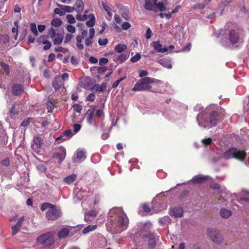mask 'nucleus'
I'll list each match as a JSON object with an SVG mask.
<instances>
[{"mask_svg": "<svg viewBox=\"0 0 249 249\" xmlns=\"http://www.w3.org/2000/svg\"><path fill=\"white\" fill-rule=\"evenodd\" d=\"M107 228L114 233L125 230L128 225V219L122 208H113L108 213Z\"/></svg>", "mask_w": 249, "mask_h": 249, "instance_id": "f257e3e1", "label": "nucleus"}, {"mask_svg": "<svg viewBox=\"0 0 249 249\" xmlns=\"http://www.w3.org/2000/svg\"><path fill=\"white\" fill-rule=\"evenodd\" d=\"M221 34V44L224 47H229L231 44L237 43L242 40L243 37V31L239 29H231L224 31L221 29L217 37H219Z\"/></svg>", "mask_w": 249, "mask_h": 249, "instance_id": "f03ea898", "label": "nucleus"}, {"mask_svg": "<svg viewBox=\"0 0 249 249\" xmlns=\"http://www.w3.org/2000/svg\"><path fill=\"white\" fill-rule=\"evenodd\" d=\"M218 121V115L215 111H213L208 115L206 113H199L196 117L198 125L201 127L210 128L216 125Z\"/></svg>", "mask_w": 249, "mask_h": 249, "instance_id": "7ed1b4c3", "label": "nucleus"}, {"mask_svg": "<svg viewBox=\"0 0 249 249\" xmlns=\"http://www.w3.org/2000/svg\"><path fill=\"white\" fill-rule=\"evenodd\" d=\"M55 235L54 231H47L38 236L36 242L44 249H49L55 242Z\"/></svg>", "mask_w": 249, "mask_h": 249, "instance_id": "20e7f679", "label": "nucleus"}, {"mask_svg": "<svg viewBox=\"0 0 249 249\" xmlns=\"http://www.w3.org/2000/svg\"><path fill=\"white\" fill-rule=\"evenodd\" d=\"M222 157L226 160L235 159L243 161L246 157V153L244 150H240L235 147H232L225 151L223 153Z\"/></svg>", "mask_w": 249, "mask_h": 249, "instance_id": "39448f33", "label": "nucleus"}, {"mask_svg": "<svg viewBox=\"0 0 249 249\" xmlns=\"http://www.w3.org/2000/svg\"><path fill=\"white\" fill-rule=\"evenodd\" d=\"M154 82V79L149 77L142 78L135 85L132 90L136 91L150 89L151 88L150 84Z\"/></svg>", "mask_w": 249, "mask_h": 249, "instance_id": "423d86ee", "label": "nucleus"}, {"mask_svg": "<svg viewBox=\"0 0 249 249\" xmlns=\"http://www.w3.org/2000/svg\"><path fill=\"white\" fill-rule=\"evenodd\" d=\"M75 18L78 21H85L88 18L89 20L86 21V25L91 28L95 25V17L93 14H89L88 16H86V15H81L80 13H77Z\"/></svg>", "mask_w": 249, "mask_h": 249, "instance_id": "0eeeda50", "label": "nucleus"}, {"mask_svg": "<svg viewBox=\"0 0 249 249\" xmlns=\"http://www.w3.org/2000/svg\"><path fill=\"white\" fill-rule=\"evenodd\" d=\"M61 213L60 209L53 205L47 212L46 216L49 220H55L60 217Z\"/></svg>", "mask_w": 249, "mask_h": 249, "instance_id": "6e6552de", "label": "nucleus"}, {"mask_svg": "<svg viewBox=\"0 0 249 249\" xmlns=\"http://www.w3.org/2000/svg\"><path fill=\"white\" fill-rule=\"evenodd\" d=\"M207 233L214 243L220 244L222 242V236L216 230L208 229L207 230Z\"/></svg>", "mask_w": 249, "mask_h": 249, "instance_id": "1a4fd4ad", "label": "nucleus"}, {"mask_svg": "<svg viewBox=\"0 0 249 249\" xmlns=\"http://www.w3.org/2000/svg\"><path fill=\"white\" fill-rule=\"evenodd\" d=\"M32 148L37 153H41L42 152V139L41 137L37 136L34 138Z\"/></svg>", "mask_w": 249, "mask_h": 249, "instance_id": "9d476101", "label": "nucleus"}, {"mask_svg": "<svg viewBox=\"0 0 249 249\" xmlns=\"http://www.w3.org/2000/svg\"><path fill=\"white\" fill-rule=\"evenodd\" d=\"M86 158V152L83 150L78 149L74 153L72 161L74 163H80Z\"/></svg>", "mask_w": 249, "mask_h": 249, "instance_id": "9b49d317", "label": "nucleus"}, {"mask_svg": "<svg viewBox=\"0 0 249 249\" xmlns=\"http://www.w3.org/2000/svg\"><path fill=\"white\" fill-rule=\"evenodd\" d=\"M70 228L64 227L57 232V237L59 239L67 238L70 233Z\"/></svg>", "mask_w": 249, "mask_h": 249, "instance_id": "f8f14e48", "label": "nucleus"}, {"mask_svg": "<svg viewBox=\"0 0 249 249\" xmlns=\"http://www.w3.org/2000/svg\"><path fill=\"white\" fill-rule=\"evenodd\" d=\"M151 45L156 52L164 53L168 51V49L167 47H162L161 44L159 41H154Z\"/></svg>", "mask_w": 249, "mask_h": 249, "instance_id": "ddd939ff", "label": "nucleus"}, {"mask_svg": "<svg viewBox=\"0 0 249 249\" xmlns=\"http://www.w3.org/2000/svg\"><path fill=\"white\" fill-rule=\"evenodd\" d=\"M24 217V216L21 217L18 220L17 224L12 226V234L13 235H15L17 232L20 230L21 226L23 223Z\"/></svg>", "mask_w": 249, "mask_h": 249, "instance_id": "4468645a", "label": "nucleus"}, {"mask_svg": "<svg viewBox=\"0 0 249 249\" xmlns=\"http://www.w3.org/2000/svg\"><path fill=\"white\" fill-rule=\"evenodd\" d=\"M170 213L171 216L175 217H180L183 216V211L180 207H176L171 209Z\"/></svg>", "mask_w": 249, "mask_h": 249, "instance_id": "2eb2a0df", "label": "nucleus"}, {"mask_svg": "<svg viewBox=\"0 0 249 249\" xmlns=\"http://www.w3.org/2000/svg\"><path fill=\"white\" fill-rule=\"evenodd\" d=\"M12 90L14 95H18L23 91L24 87L21 85L15 84L12 86Z\"/></svg>", "mask_w": 249, "mask_h": 249, "instance_id": "dca6fc26", "label": "nucleus"}, {"mask_svg": "<svg viewBox=\"0 0 249 249\" xmlns=\"http://www.w3.org/2000/svg\"><path fill=\"white\" fill-rule=\"evenodd\" d=\"M95 109H89L87 112L86 119L89 124H92L94 122Z\"/></svg>", "mask_w": 249, "mask_h": 249, "instance_id": "f3484780", "label": "nucleus"}, {"mask_svg": "<svg viewBox=\"0 0 249 249\" xmlns=\"http://www.w3.org/2000/svg\"><path fill=\"white\" fill-rule=\"evenodd\" d=\"M84 6V5L82 0H76L73 7H74V10L77 13H80L83 11Z\"/></svg>", "mask_w": 249, "mask_h": 249, "instance_id": "a211bd4d", "label": "nucleus"}, {"mask_svg": "<svg viewBox=\"0 0 249 249\" xmlns=\"http://www.w3.org/2000/svg\"><path fill=\"white\" fill-rule=\"evenodd\" d=\"M107 89V84L103 83L100 86L98 84L94 85L92 88V90L96 92H103Z\"/></svg>", "mask_w": 249, "mask_h": 249, "instance_id": "6ab92c4d", "label": "nucleus"}, {"mask_svg": "<svg viewBox=\"0 0 249 249\" xmlns=\"http://www.w3.org/2000/svg\"><path fill=\"white\" fill-rule=\"evenodd\" d=\"M144 8L147 10L157 11L156 4L153 3L151 0H144Z\"/></svg>", "mask_w": 249, "mask_h": 249, "instance_id": "aec40b11", "label": "nucleus"}, {"mask_svg": "<svg viewBox=\"0 0 249 249\" xmlns=\"http://www.w3.org/2000/svg\"><path fill=\"white\" fill-rule=\"evenodd\" d=\"M209 177L203 176L202 175L195 176L191 179L194 183H200L205 181Z\"/></svg>", "mask_w": 249, "mask_h": 249, "instance_id": "412c9836", "label": "nucleus"}, {"mask_svg": "<svg viewBox=\"0 0 249 249\" xmlns=\"http://www.w3.org/2000/svg\"><path fill=\"white\" fill-rule=\"evenodd\" d=\"M63 85V82L59 76L55 77L53 82V87L55 89H58Z\"/></svg>", "mask_w": 249, "mask_h": 249, "instance_id": "4be33fe9", "label": "nucleus"}, {"mask_svg": "<svg viewBox=\"0 0 249 249\" xmlns=\"http://www.w3.org/2000/svg\"><path fill=\"white\" fill-rule=\"evenodd\" d=\"M60 152L56 155V157L58 160V162L61 163L65 158L66 155V149L63 147H60Z\"/></svg>", "mask_w": 249, "mask_h": 249, "instance_id": "5701e85b", "label": "nucleus"}, {"mask_svg": "<svg viewBox=\"0 0 249 249\" xmlns=\"http://www.w3.org/2000/svg\"><path fill=\"white\" fill-rule=\"evenodd\" d=\"M89 37L87 38L85 40V45L87 46H89L92 42V39L94 37L95 30L93 28H90L89 31Z\"/></svg>", "mask_w": 249, "mask_h": 249, "instance_id": "b1692460", "label": "nucleus"}, {"mask_svg": "<svg viewBox=\"0 0 249 249\" xmlns=\"http://www.w3.org/2000/svg\"><path fill=\"white\" fill-rule=\"evenodd\" d=\"M149 237L148 248L149 249H153L156 246V241L154 235L152 233H149L148 235Z\"/></svg>", "mask_w": 249, "mask_h": 249, "instance_id": "393cba45", "label": "nucleus"}, {"mask_svg": "<svg viewBox=\"0 0 249 249\" xmlns=\"http://www.w3.org/2000/svg\"><path fill=\"white\" fill-rule=\"evenodd\" d=\"M158 62L163 67L168 69H171L172 68V65L170 61L168 59H160L158 60Z\"/></svg>", "mask_w": 249, "mask_h": 249, "instance_id": "a878e982", "label": "nucleus"}, {"mask_svg": "<svg viewBox=\"0 0 249 249\" xmlns=\"http://www.w3.org/2000/svg\"><path fill=\"white\" fill-rule=\"evenodd\" d=\"M76 178L77 176L75 174H72L65 178L64 181L68 184H70L76 180Z\"/></svg>", "mask_w": 249, "mask_h": 249, "instance_id": "bb28decb", "label": "nucleus"}, {"mask_svg": "<svg viewBox=\"0 0 249 249\" xmlns=\"http://www.w3.org/2000/svg\"><path fill=\"white\" fill-rule=\"evenodd\" d=\"M220 215L223 218H228L231 215V212L223 208L220 210Z\"/></svg>", "mask_w": 249, "mask_h": 249, "instance_id": "cd10ccee", "label": "nucleus"}, {"mask_svg": "<svg viewBox=\"0 0 249 249\" xmlns=\"http://www.w3.org/2000/svg\"><path fill=\"white\" fill-rule=\"evenodd\" d=\"M127 49V46L125 44H119L115 47V51L118 53H122Z\"/></svg>", "mask_w": 249, "mask_h": 249, "instance_id": "c85d7f7f", "label": "nucleus"}, {"mask_svg": "<svg viewBox=\"0 0 249 249\" xmlns=\"http://www.w3.org/2000/svg\"><path fill=\"white\" fill-rule=\"evenodd\" d=\"M58 6L63 10L64 12L72 13L74 11V7L64 5L58 4Z\"/></svg>", "mask_w": 249, "mask_h": 249, "instance_id": "c756f323", "label": "nucleus"}, {"mask_svg": "<svg viewBox=\"0 0 249 249\" xmlns=\"http://www.w3.org/2000/svg\"><path fill=\"white\" fill-rule=\"evenodd\" d=\"M128 55L126 53H123L120 54L115 60L116 61L119 63H122L124 62L128 57Z\"/></svg>", "mask_w": 249, "mask_h": 249, "instance_id": "7c9ffc66", "label": "nucleus"}, {"mask_svg": "<svg viewBox=\"0 0 249 249\" xmlns=\"http://www.w3.org/2000/svg\"><path fill=\"white\" fill-rule=\"evenodd\" d=\"M171 221V218L168 216H164L159 219V222L163 226L170 224Z\"/></svg>", "mask_w": 249, "mask_h": 249, "instance_id": "2f4dec72", "label": "nucleus"}, {"mask_svg": "<svg viewBox=\"0 0 249 249\" xmlns=\"http://www.w3.org/2000/svg\"><path fill=\"white\" fill-rule=\"evenodd\" d=\"M97 228L96 225H89L85 227L82 231L84 234H87L90 231L95 230Z\"/></svg>", "mask_w": 249, "mask_h": 249, "instance_id": "473e14b6", "label": "nucleus"}, {"mask_svg": "<svg viewBox=\"0 0 249 249\" xmlns=\"http://www.w3.org/2000/svg\"><path fill=\"white\" fill-rule=\"evenodd\" d=\"M63 40V36L62 35L58 34L54 38L53 44L55 45H60Z\"/></svg>", "mask_w": 249, "mask_h": 249, "instance_id": "72a5a7b5", "label": "nucleus"}, {"mask_svg": "<svg viewBox=\"0 0 249 249\" xmlns=\"http://www.w3.org/2000/svg\"><path fill=\"white\" fill-rule=\"evenodd\" d=\"M76 46L77 48L82 50L84 49V45L82 44V39L84 38L80 35H78L76 36Z\"/></svg>", "mask_w": 249, "mask_h": 249, "instance_id": "f704fd0d", "label": "nucleus"}, {"mask_svg": "<svg viewBox=\"0 0 249 249\" xmlns=\"http://www.w3.org/2000/svg\"><path fill=\"white\" fill-rule=\"evenodd\" d=\"M62 21L60 19L58 18H55L53 19L51 23V25L53 26L56 27L60 26L62 24Z\"/></svg>", "mask_w": 249, "mask_h": 249, "instance_id": "c9c22d12", "label": "nucleus"}, {"mask_svg": "<svg viewBox=\"0 0 249 249\" xmlns=\"http://www.w3.org/2000/svg\"><path fill=\"white\" fill-rule=\"evenodd\" d=\"M30 30L32 33L35 35V36H38V31L35 23L33 22L30 24Z\"/></svg>", "mask_w": 249, "mask_h": 249, "instance_id": "e433bc0d", "label": "nucleus"}, {"mask_svg": "<svg viewBox=\"0 0 249 249\" xmlns=\"http://www.w3.org/2000/svg\"><path fill=\"white\" fill-rule=\"evenodd\" d=\"M8 105L9 106L11 105V109L9 110V114L11 117H12L16 113V111L15 109V108L16 105V103L15 102H14L12 103L11 105L9 104Z\"/></svg>", "mask_w": 249, "mask_h": 249, "instance_id": "4c0bfd02", "label": "nucleus"}, {"mask_svg": "<svg viewBox=\"0 0 249 249\" xmlns=\"http://www.w3.org/2000/svg\"><path fill=\"white\" fill-rule=\"evenodd\" d=\"M53 205L49 203H44L42 204L41 206V210L42 211H44L47 209H49L50 208H52Z\"/></svg>", "mask_w": 249, "mask_h": 249, "instance_id": "58836bf2", "label": "nucleus"}, {"mask_svg": "<svg viewBox=\"0 0 249 249\" xmlns=\"http://www.w3.org/2000/svg\"><path fill=\"white\" fill-rule=\"evenodd\" d=\"M66 18L68 21V22L70 24H73L75 23L76 20L75 18L71 14L67 15L66 16Z\"/></svg>", "mask_w": 249, "mask_h": 249, "instance_id": "ea45409f", "label": "nucleus"}, {"mask_svg": "<svg viewBox=\"0 0 249 249\" xmlns=\"http://www.w3.org/2000/svg\"><path fill=\"white\" fill-rule=\"evenodd\" d=\"M202 142L205 146L210 145L212 144V139L210 138L204 139L202 140Z\"/></svg>", "mask_w": 249, "mask_h": 249, "instance_id": "a19ab883", "label": "nucleus"}, {"mask_svg": "<svg viewBox=\"0 0 249 249\" xmlns=\"http://www.w3.org/2000/svg\"><path fill=\"white\" fill-rule=\"evenodd\" d=\"M141 54L139 53H137L135 55V56H134L131 58L130 61L132 63H135V62H136L138 61H139L141 59Z\"/></svg>", "mask_w": 249, "mask_h": 249, "instance_id": "79ce46f5", "label": "nucleus"}, {"mask_svg": "<svg viewBox=\"0 0 249 249\" xmlns=\"http://www.w3.org/2000/svg\"><path fill=\"white\" fill-rule=\"evenodd\" d=\"M64 136L66 138V140L69 139L73 135L72 131L71 129L65 131L63 133Z\"/></svg>", "mask_w": 249, "mask_h": 249, "instance_id": "37998d69", "label": "nucleus"}, {"mask_svg": "<svg viewBox=\"0 0 249 249\" xmlns=\"http://www.w3.org/2000/svg\"><path fill=\"white\" fill-rule=\"evenodd\" d=\"M102 5H103V7L104 9V10L106 11V12L107 13V15L109 16V17H111L112 16V13L111 12V9L110 8V7L107 6V5H106V4L105 3H102Z\"/></svg>", "mask_w": 249, "mask_h": 249, "instance_id": "c03bdc74", "label": "nucleus"}, {"mask_svg": "<svg viewBox=\"0 0 249 249\" xmlns=\"http://www.w3.org/2000/svg\"><path fill=\"white\" fill-rule=\"evenodd\" d=\"M205 3H196L193 6V8L195 9H203L206 7Z\"/></svg>", "mask_w": 249, "mask_h": 249, "instance_id": "a18cd8bd", "label": "nucleus"}, {"mask_svg": "<svg viewBox=\"0 0 249 249\" xmlns=\"http://www.w3.org/2000/svg\"><path fill=\"white\" fill-rule=\"evenodd\" d=\"M97 214V212L96 210H92L91 211L89 212L88 213L85 214V220H86L87 216H92L94 217L96 216Z\"/></svg>", "mask_w": 249, "mask_h": 249, "instance_id": "49530a36", "label": "nucleus"}, {"mask_svg": "<svg viewBox=\"0 0 249 249\" xmlns=\"http://www.w3.org/2000/svg\"><path fill=\"white\" fill-rule=\"evenodd\" d=\"M48 34L50 36V37L52 38H53L56 36V33L55 30L51 27L48 31Z\"/></svg>", "mask_w": 249, "mask_h": 249, "instance_id": "de8ad7c7", "label": "nucleus"}, {"mask_svg": "<svg viewBox=\"0 0 249 249\" xmlns=\"http://www.w3.org/2000/svg\"><path fill=\"white\" fill-rule=\"evenodd\" d=\"M43 44L45 45L43 47L44 50H47L49 49L51 47V43L48 40H45L42 42Z\"/></svg>", "mask_w": 249, "mask_h": 249, "instance_id": "09e8293b", "label": "nucleus"}, {"mask_svg": "<svg viewBox=\"0 0 249 249\" xmlns=\"http://www.w3.org/2000/svg\"><path fill=\"white\" fill-rule=\"evenodd\" d=\"M156 6L159 10L160 12H162L165 10V7L164 6L163 2H159L158 3H156Z\"/></svg>", "mask_w": 249, "mask_h": 249, "instance_id": "8fccbe9b", "label": "nucleus"}, {"mask_svg": "<svg viewBox=\"0 0 249 249\" xmlns=\"http://www.w3.org/2000/svg\"><path fill=\"white\" fill-rule=\"evenodd\" d=\"M54 51L56 52H60L63 53H66L69 51L68 49H67L65 48L62 47H58L55 48L54 49Z\"/></svg>", "mask_w": 249, "mask_h": 249, "instance_id": "3c124183", "label": "nucleus"}, {"mask_svg": "<svg viewBox=\"0 0 249 249\" xmlns=\"http://www.w3.org/2000/svg\"><path fill=\"white\" fill-rule=\"evenodd\" d=\"M211 187L213 189L220 190V191H221L225 190V188L224 187H222L220 186V185L218 183H214V184H212Z\"/></svg>", "mask_w": 249, "mask_h": 249, "instance_id": "603ef678", "label": "nucleus"}, {"mask_svg": "<svg viewBox=\"0 0 249 249\" xmlns=\"http://www.w3.org/2000/svg\"><path fill=\"white\" fill-rule=\"evenodd\" d=\"M73 37V35L71 34H67L64 40V43L66 44L70 41Z\"/></svg>", "mask_w": 249, "mask_h": 249, "instance_id": "864d4df0", "label": "nucleus"}, {"mask_svg": "<svg viewBox=\"0 0 249 249\" xmlns=\"http://www.w3.org/2000/svg\"><path fill=\"white\" fill-rule=\"evenodd\" d=\"M1 66L4 71L7 74H8L9 73V68L8 65L2 63L1 64Z\"/></svg>", "mask_w": 249, "mask_h": 249, "instance_id": "5fc2aeb1", "label": "nucleus"}, {"mask_svg": "<svg viewBox=\"0 0 249 249\" xmlns=\"http://www.w3.org/2000/svg\"><path fill=\"white\" fill-rule=\"evenodd\" d=\"M131 27L130 24L128 22H124L122 25V28L124 30H127Z\"/></svg>", "mask_w": 249, "mask_h": 249, "instance_id": "6e6d98bb", "label": "nucleus"}, {"mask_svg": "<svg viewBox=\"0 0 249 249\" xmlns=\"http://www.w3.org/2000/svg\"><path fill=\"white\" fill-rule=\"evenodd\" d=\"M54 13L56 14H58L60 16H63L65 14V12H64V11L62 8H55L54 10Z\"/></svg>", "mask_w": 249, "mask_h": 249, "instance_id": "4d7b16f0", "label": "nucleus"}, {"mask_svg": "<svg viewBox=\"0 0 249 249\" xmlns=\"http://www.w3.org/2000/svg\"><path fill=\"white\" fill-rule=\"evenodd\" d=\"M67 30L71 33H74L75 32V27L71 24H69L67 26Z\"/></svg>", "mask_w": 249, "mask_h": 249, "instance_id": "13d9d810", "label": "nucleus"}, {"mask_svg": "<svg viewBox=\"0 0 249 249\" xmlns=\"http://www.w3.org/2000/svg\"><path fill=\"white\" fill-rule=\"evenodd\" d=\"M99 118H102L104 116L103 111L101 109H98L95 112V115Z\"/></svg>", "mask_w": 249, "mask_h": 249, "instance_id": "bf43d9fd", "label": "nucleus"}, {"mask_svg": "<svg viewBox=\"0 0 249 249\" xmlns=\"http://www.w3.org/2000/svg\"><path fill=\"white\" fill-rule=\"evenodd\" d=\"M95 98V94L93 93H90L89 94L86 98L87 101H90V102H93Z\"/></svg>", "mask_w": 249, "mask_h": 249, "instance_id": "052dcab7", "label": "nucleus"}, {"mask_svg": "<svg viewBox=\"0 0 249 249\" xmlns=\"http://www.w3.org/2000/svg\"><path fill=\"white\" fill-rule=\"evenodd\" d=\"M54 107V105L52 103L49 102L47 104V109L48 110V112H52Z\"/></svg>", "mask_w": 249, "mask_h": 249, "instance_id": "680f3d73", "label": "nucleus"}, {"mask_svg": "<svg viewBox=\"0 0 249 249\" xmlns=\"http://www.w3.org/2000/svg\"><path fill=\"white\" fill-rule=\"evenodd\" d=\"M107 38L101 39L100 38L98 40V43L101 46L105 45L107 43Z\"/></svg>", "mask_w": 249, "mask_h": 249, "instance_id": "e2e57ef3", "label": "nucleus"}, {"mask_svg": "<svg viewBox=\"0 0 249 249\" xmlns=\"http://www.w3.org/2000/svg\"><path fill=\"white\" fill-rule=\"evenodd\" d=\"M73 128L74 129V132L76 133L80 130L81 125L78 124H74L73 125Z\"/></svg>", "mask_w": 249, "mask_h": 249, "instance_id": "0e129e2a", "label": "nucleus"}, {"mask_svg": "<svg viewBox=\"0 0 249 249\" xmlns=\"http://www.w3.org/2000/svg\"><path fill=\"white\" fill-rule=\"evenodd\" d=\"M191 48V44L190 43L188 44L185 46H184L183 48L181 49V52H188L190 50Z\"/></svg>", "mask_w": 249, "mask_h": 249, "instance_id": "69168bd1", "label": "nucleus"}, {"mask_svg": "<svg viewBox=\"0 0 249 249\" xmlns=\"http://www.w3.org/2000/svg\"><path fill=\"white\" fill-rule=\"evenodd\" d=\"M152 33L151 29L148 28L146 32L145 37L146 39H149L152 36Z\"/></svg>", "mask_w": 249, "mask_h": 249, "instance_id": "338daca9", "label": "nucleus"}, {"mask_svg": "<svg viewBox=\"0 0 249 249\" xmlns=\"http://www.w3.org/2000/svg\"><path fill=\"white\" fill-rule=\"evenodd\" d=\"M73 109L75 111L77 112H80L82 109V108L81 106L78 104H76L73 106Z\"/></svg>", "mask_w": 249, "mask_h": 249, "instance_id": "774afa93", "label": "nucleus"}]
</instances>
